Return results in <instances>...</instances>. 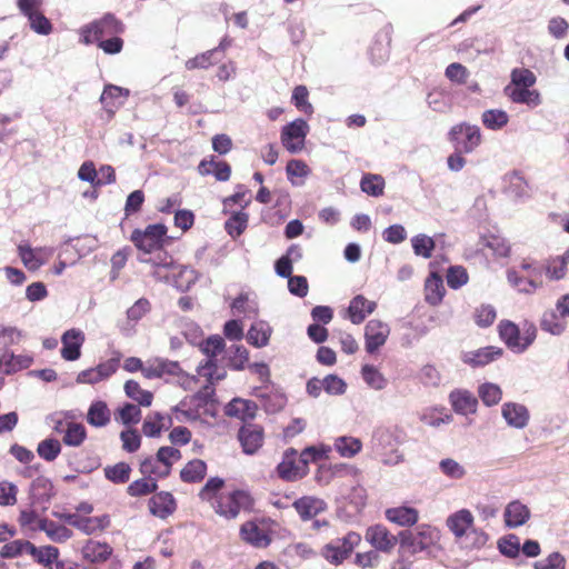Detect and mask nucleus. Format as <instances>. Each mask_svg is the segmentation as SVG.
<instances>
[{
	"instance_id": "1",
	"label": "nucleus",
	"mask_w": 569,
	"mask_h": 569,
	"mask_svg": "<svg viewBox=\"0 0 569 569\" xmlns=\"http://www.w3.org/2000/svg\"><path fill=\"white\" fill-rule=\"evenodd\" d=\"M166 236L167 227L162 223L149 224L144 230L136 229L131 234V241L140 251L139 261L156 268H172V257L162 250Z\"/></svg>"
},
{
	"instance_id": "2",
	"label": "nucleus",
	"mask_w": 569,
	"mask_h": 569,
	"mask_svg": "<svg viewBox=\"0 0 569 569\" xmlns=\"http://www.w3.org/2000/svg\"><path fill=\"white\" fill-rule=\"evenodd\" d=\"M123 31V23L112 13H106L102 18L81 27L79 34L80 41L88 46L98 44L104 37L121 34Z\"/></svg>"
},
{
	"instance_id": "3",
	"label": "nucleus",
	"mask_w": 569,
	"mask_h": 569,
	"mask_svg": "<svg viewBox=\"0 0 569 569\" xmlns=\"http://www.w3.org/2000/svg\"><path fill=\"white\" fill-rule=\"evenodd\" d=\"M360 542V533L349 531L346 536L333 539L325 545L320 553L331 565L339 566L350 557Z\"/></svg>"
},
{
	"instance_id": "4",
	"label": "nucleus",
	"mask_w": 569,
	"mask_h": 569,
	"mask_svg": "<svg viewBox=\"0 0 569 569\" xmlns=\"http://www.w3.org/2000/svg\"><path fill=\"white\" fill-rule=\"evenodd\" d=\"M498 328L501 340L515 352H523L536 339L533 325H526L522 335L518 326L508 320L501 321Z\"/></svg>"
},
{
	"instance_id": "5",
	"label": "nucleus",
	"mask_w": 569,
	"mask_h": 569,
	"mask_svg": "<svg viewBox=\"0 0 569 569\" xmlns=\"http://www.w3.org/2000/svg\"><path fill=\"white\" fill-rule=\"evenodd\" d=\"M449 140L453 143L456 151L471 153L481 144L482 134L478 126L461 122L450 129Z\"/></svg>"
},
{
	"instance_id": "6",
	"label": "nucleus",
	"mask_w": 569,
	"mask_h": 569,
	"mask_svg": "<svg viewBox=\"0 0 569 569\" xmlns=\"http://www.w3.org/2000/svg\"><path fill=\"white\" fill-rule=\"evenodd\" d=\"M252 506L251 496L244 490H233L221 493L216 501V512L226 519H234L241 510H248Z\"/></svg>"
},
{
	"instance_id": "7",
	"label": "nucleus",
	"mask_w": 569,
	"mask_h": 569,
	"mask_svg": "<svg viewBox=\"0 0 569 569\" xmlns=\"http://www.w3.org/2000/svg\"><path fill=\"white\" fill-rule=\"evenodd\" d=\"M308 133L309 124L306 120L298 118L281 129V143L288 152L298 153L305 148Z\"/></svg>"
},
{
	"instance_id": "8",
	"label": "nucleus",
	"mask_w": 569,
	"mask_h": 569,
	"mask_svg": "<svg viewBox=\"0 0 569 569\" xmlns=\"http://www.w3.org/2000/svg\"><path fill=\"white\" fill-rule=\"evenodd\" d=\"M61 518L66 523L88 536L103 531L110 526V517L108 515L91 517L79 513H63Z\"/></svg>"
},
{
	"instance_id": "9",
	"label": "nucleus",
	"mask_w": 569,
	"mask_h": 569,
	"mask_svg": "<svg viewBox=\"0 0 569 569\" xmlns=\"http://www.w3.org/2000/svg\"><path fill=\"white\" fill-rule=\"evenodd\" d=\"M119 368V359L111 358L93 368L82 370L78 373L76 382L79 385H96L109 379Z\"/></svg>"
},
{
	"instance_id": "10",
	"label": "nucleus",
	"mask_w": 569,
	"mask_h": 569,
	"mask_svg": "<svg viewBox=\"0 0 569 569\" xmlns=\"http://www.w3.org/2000/svg\"><path fill=\"white\" fill-rule=\"evenodd\" d=\"M389 335L390 328L386 322L377 319L368 321L365 328L366 351L368 353L378 351L386 343Z\"/></svg>"
},
{
	"instance_id": "11",
	"label": "nucleus",
	"mask_w": 569,
	"mask_h": 569,
	"mask_svg": "<svg viewBox=\"0 0 569 569\" xmlns=\"http://www.w3.org/2000/svg\"><path fill=\"white\" fill-rule=\"evenodd\" d=\"M365 539L376 551L389 552L397 545V537L383 525H373L367 528Z\"/></svg>"
},
{
	"instance_id": "12",
	"label": "nucleus",
	"mask_w": 569,
	"mask_h": 569,
	"mask_svg": "<svg viewBox=\"0 0 569 569\" xmlns=\"http://www.w3.org/2000/svg\"><path fill=\"white\" fill-rule=\"evenodd\" d=\"M61 357L67 361H76L81 356L84 333L79 329H69L61 337Z\"/></svg>"
},
{
	"instance_id": "13",
	"label": "nucleus",
	"mask_w": 569,
	"mask_h": 569,
	"mask_svg": "<svg viewBox=\"0 0 569 569\" xmlns=\"http://www.w3.org/2000/svg\"><path fill=\"white\" fill-rule=\"evenodd\" d=\"M503 93L511 102L526 104L529 108H536L542 102L540 92L532 87L506 86Z\"/></svg>"
},
{
	"instance_id": "14",
	"label": "nucleus",
	"mask_w": 569,
	"mask_h": 569,
	"mask_svg": "<svg viewBox=\"0 0 569 569\" xmlns=\"http://www.w3.org/2000/svg\"><path fill=\"white\" fill-rule=\"evenodd\" d=\"M238 439L247 455H253L263 443V430L258 425L248 423L240 428Z\"/></svg>"
},
{
	"instance_id": "15",
	"label": "nucleus",
	"mask_w": 569,
	"mask_h": 569,
	"mask_svg": "<svg viewBox=\"0 0 569 569\" xmlns=\"http://www.w3.org/2000/svg\"><path fill=\"white\" fill-rule=\"evenodd\" d=\"M501 416L507 425L515 429H523L528 426L530 413L525 405L506 402L501 407Z\"/></svg>"
},
{
	"instance_id": "16",
	"label": "nucleus",
	"mask_w": 569,
	"mask_h": 569,
	"mask_svg": "<svg viewBox=\"0 0 569 569\" xmlns=\"http://www.w3.org/2000/svg\"><path fill=\"white\" fill-rule=\"evenodd\" d=\"M295 510L303 521L311 520L327 509V503L317 497L305 496L293 501Z\"/></svg>"
},
{
	"instance_id": "17",
	"label": "nucleus",
	"mask_w": 569,
	"mask_h": 569,
	"mask_svg": "<svg viewBox=\"0 0 569 569\" xmlns=\"http://www.w3.org/2000/svg\"><path fill=\"white\" fill-rule=\"evenodd\" d=\"M278 475L284 480H297L306 476L305 470L298 461V453L295 449H288L282 461L277 467Z\"/></svg>"
},
{
	"instance_id": "18",
	"label": "nucleus",
	"mask_w": 569,
	"mask_h": 569,
	"mask_svg": "<svg viewBox=\"0 0 569 569\" xmlns=\"http://www.w3.org/2000/svg\"><path fill=\"white\" fill-rule=\"evenodd\" d=\"M449 402L458 415H472L477 411V398L466 389L452 390L449 395Z\"/></svg>"
},
{
	"instance_id": "19",
	"label": "nucleus",
	"mask_w": 569,
	"mask_h": 569,
	"mask_svg": "<svg viewBox=\"0 0 569 569\" xmlns=\"http://www.w3.org/2000/svg\"><path fill=\"white\" fill-rule=\"evenodd\" d=\"M254 395L260 399L263 409L268 413L279 412L287 403L286 395L273 388H258Z\"/></svg>"
},
{
	"instance_id": "20",
	"label": "nucleus",
	"mask_w": 569,
	"mask_h": 569,
	"mask_svg": "<svg viewBox=\"0 0 569 569\" xmlns=\"http://www.w3.org/2000/svg\"><path fill=\"white\" fill-rule=\"evenodd\" d=\"M502 353L500 348L489 346L461 353V360L471 367H482L498 359Z\"/></svg>"
},
{
	"instance_id": "21",
	"label": "nucleus",
	"mask_w": 569,
	"mask_h": 569,
	"mask_svg": "<svg viewBox=\"0 0 569 569\" xmlns=\"http://www.w3.org/2000/svg\"><path fill=\"white\" fill-rule=\"evenodd\" d=\"M473 516L468 509H460L447 518V527L456 538H461L473 530Z\"/></svg>"
},
{
	"instance_id": "22",
	"label": "nucleus",
	"mask_w": 569,
	"mask_h": 569,
	"mask_svg": "<svg viewBox=\"0 0 569 569\" xmlns=\"http://www.w3.org/2000/svg\"><path fill=\"white\" fill-rule=\"evenodd\" d=\"M176 500L170 492L161 491L153 495L149 500L150 512L161 519H166L174 512Z\"/></svg>"
},
{
	"instance_id": "23",
	"label": "nucleus",
	"mask_w": 569,
	"mask_h": 569,
	"mask_svg": "<svg viewBox=\"0 0 569 569\" xmlns=\"http://www.w3.org/2000/svg\"><path fill=\"white\" fill-rule=\"evenodd\" d=\"M530 509L519 500L509 502L503 511L505 523L508 528H518L530 519Z\"/></svg>"
},
{
	"instance_id": "24",
	"label": "nucleus",
	"mask_w": 569,
	"mask_h": 569,
	"mask_svg": "<svg viewBox=\"0 0 569 569\" xmlns=\"http://www.w3.org/2000/svg\"><path fill=\"white\" fill-rule=\"evenodd\" d=\"M129 97V90L113 86L108 84L104 87L103 92L100 97V101L103 104L104 109L110 113L113 114L117 109H119L126 101V99Z\"/></svg>"
},
{
	"instance_id": "25",
	"label": "nucleus",
	"mask_w": 569,
	"mask_h": 569,
	"mask_svg": "<svg viewBox=\"0 0 569 569\" xmlns=\"http://www.w3.org/2000/svg\"><path fill=\"white\" fill-rule=\"evenodd\" d=\"M241 539L253 547L263 548L270 543L264 528L254 521H247L240 528Z\"/></svg>"
},
{
	"instance_id": "26",
	"label": "nucleus",
	"mask_w": 569,
	"mask_h": 569,
	"mask_svg": "<svg viewBox=\"0 0 569 569\" xmlns=\"http://www.w3.org/2000/svg\"><path fill=\"white\" fill-rule=\"evenodd\" d=\"M377 307L375 301H370L365 298L362 295H358L349 303L348 313L349 319L352 323L359 325L361 323L367 316L371 315Z\"/></svg>"
},
{
	"instance_id": "27",
	"label": "nucleus",
	"mask_w": 569,
	"mask_h": 569,
	"mask_svg": "<svg viewBox=\"0 0 569 569\" xmlns=\"http://www.w3.org/2000/svg\"><path fill=\"white\" fill-rule=\"evenodd\" d=\"M385 516L390 522L402 527H411L416 525L419 519L418 510L408 506L388 508Z\"/></svg>"
},
{
	"instance_id": "28",
	"label": "nucleus",
	"mask_w": 569,
	"mask_h": 569,
	"mask_svg": "<svg viewBox=\"0 0 569 569\" xmlns=\"http://www.w3.org/2000/svg\"><path fill=\"white\" fill-rule=\"evenodd\" d=\"M272 327L264 320L254 321L247 332V341L254 348H263L269 345Z\"/></svg>"
},
{
	"instance_id": "29",
	"label": "nucleus",
	"mask_w": 569,
	"mask_h": 569,
	"mask_svg": "<svg viewBox=\"0 0 569 569\" xmlns=\"http://www.w3.org/2000/svg\"><path fill=\"white\" fill-rule=\"evenodd\" d=\"M257 409L258 407L253 401L234 398L227 405L226 415L247 421L256 417Z\"/></svg>"
},
{
	"instance_id": "30",
	"label": "nucleus",
	"mask_w": 569,
	"mask_h": 569,
	"mask_svg": "<svg viewBox=\"0 0 569 569\" xmlns=\"http://www.w3.org/2000/svg\"><path fill=\"white\" fill-rule=\"evenodd\" d=\"M198 171L201 176L213 174L218 181H228L231 176V167L226 161H217L213 157L209 160L203 159L198 166Z\"/></svg>"
},
{
	"instance_id": "31",
	"label": "nucleus",
	"mask_w": 569,
	"mask_h": 569,
	"mask_svg": "<svg viewBox=\"0 0 569 569\" xmlns=\"http://www.w3.org/2000/svg\"><path fill=\"white\" fill-rule=\"evenodd\" d=\"M86 418L90 426L96 428H103L110 422L111 412L104 401L94 400L91 402Z\"/></svg>"
},
{
	"instance_id": "32",
	"label": "nucleus",
	"mask_w": 569,
	"mask_h": 569,
	"mask_svg": "<svg viewBox=\"0 0 569 569\" xmlns=\"http://www.w3.org/2000/svg\"><path fill=\"white\" fill-rule=\"evenodd\" d=\"M445 292L442 278L436 272H431L425 282L426 301L431 306H437L442 301Z\"/></svg>"
},
{
	"instance_id": "33",
	"label": "nucleus",
	"mask_w": 569,
	"mask_h": 569,
	"mask_svg": "<svg viewBox=\"0 0 569 569\" xmlns=\"http://www.w3.org/2000/svg\"><path fill=\"white\" fill-rule=\"evenodd\" d=\"M507 279L519 292L527 295L536 292L542 286V281H537L533 278L529 279L516 269L507 271Z\"/></svg>"
},
{
	"instance_id": "34",
	"label": "nucleus",
	"mask_w": 569,
	"mask_h": 569,
	"mask_svg": "<svg viewBox=\"0 0 569 569\" xmlns=\"http://www.w3.org/2000/svg\"><path fill=\"white\" fill-rule=\"evenodd\" d=\"M33 359L29 356L4 352L0 357V371L11 375L18 370L29 368Z\"/></svg>"
},
{
	"instance_id": "35",
	"label": "nucleus",
	"mask_w": 569,
	"mask_h": 569,
	"mask_svg": "<svg viewBox=\"0 0 569 569\" xmlns=\"http://www.w3.org/2000/svg\"><path fill=\"white\" fill-rule=\"evenodd\" d=\"M81 552L86 560L90 562H101L111 556L112 548L106 542L89 540L82 547Z\"/></svg>"
},
{
	"instance_id": "36",
	"label": "nucleus",
	"mask_w": 569,
	"mask_h": 569,
	"mask_svg": "<svg viewBox=\"0 0 569 569\" xmlns=\"http://www.w3.org/2000/svg\"><path fill=\"white\" fill-rule=\"evenodd\" d=\"M510 117L502 109H488L481 113V122L488 130L499 131L509 123Z\"/></svg>"
},
{
	"instance_id": "37",
	"label": "nucleus",
	"mask_w": 569,
	"mask_h": 569,
	"mask_svg": "<svg viewBox=\"0 0 569 569\" xmlns=\"http://www.w3.org/2000/svg\"><path fill=\"white\" fill-rule=\"evenodd\" d=\"M505 181V191L509 197L516 200L528 197V183L519 172L507 174Z\"/></svg>"
},
{
	"instance_id": "38",
	"label": "nucleus",
	"mask_w": 569,
	"mask_h": 569,
	"mask_svg": "<svg viewBox=\"0 0 569 569\" xmlns=\"http://www.w3.org/2000/svg\"><path fill=\"white\" fill-rule=\"evenodd\" d=\"M38 531H43L47 537L56 542H62L68 540L71 537V531L59 523H56L53 521L47 520V519H39L38 518Z\"/></svg>"
},
{
	"instance_id": "39",
	"label": "nucleus",
	"mask_w": 569,
	"mask_h": 569,
	"mask_svg": "<svg viewBox=\"0 0 569 569\" xmlns=\"http://www.w3.org/2000/svg\"><path fill=\"white\" fill-rule=\"evenodd\" d=\"M24 552L36 558V545L28 540L18 539L6 543L0 550V556L3 559H11Z\"/></svg>"
},
{
	"instance_id": "40",
	"label": "nucleus",
	"mask_w": 569,
	"mask_h": 569,
	"mask_svg": "<svg viewBox=\"0 0 569 569\" xmlns=\"http://www.w3.org/2000/svg\"><path fill=\"white\" fill-rule=\"evenodd\" d=\"M207 473V463L201 459L189 461L180 471V478L183 482H200Z\"/></svg>"
},
{
	"instance_id": "41",
	"label": "nucleus",
	"mask_w": 569,
	"mask_h": 569,
	"mask_svg": "<svg viewBox=\"0 0 569 569\" xmlns=\"http://www.w3.org/2000/svg\"><path fill=\"white\" fill-rule=\"evenodd\" d=\"M87 439V429L80 422L67 421L62 441L68 447H80Z\"/></svg>"
},
{
	"instance_id": "42",
	"label": "nucleus",
	"mask_w": 569,
	"mask_h": 569,
	"mask_svg": "<svg viewBox=\"0 0 569 569\" xmlns=\"http://www.w3.org/2000/svg\"><path fill=\"white\" fill-rule=\"evenodd\" d=\"M361 377L366 385L376 391L383 390L388 385V379L373 365H363L361 368Z\"/></svg>"
},
{
	"instance_id": "43",
	"label": "nucleus",
	"mask_w": 569,
	"mask_h": 569,
	"mask_svg": "<svg viewBox=\"0 0 569 569\" xmlns=\"http://www.w3.org/2000/svg\"><path fill=\"white\" fill-rule=\"evenodd\" d=\"M420 421L427 426L439 428L452 421V416L445 408H429L421 412Z\"/></svg>"
},
{
	"instance_id": "44",
	"label": "nucleus",
	"mask_w": 569,
	"mask_h": 569,
	"mask_svg": "<svg viewBox=\"0 0 569 569\" xmlns=\"http://www.w3.org/2000/svg\"><path fill=\"white\" fill-rule=\"evenodd\" d=\"M395 437L387 428H378L373 431L371 438V447L373 453L377 456L383 453L388 449L395 447Z\"/></svg>"
},
{
	"instance_id": "45",
	"label": "nucleus",
	"mask_w": 569,
	"mask_h": 569,
	"mask_svg": "<svg viewBox=\"0 0 569 569\" xmlns=\"http://www.w3.org/2000/svg\"><path fill=\"white\" fill-rule=\"evenodd\" d=\"M333 447L341 457L351 458L361 450L362 443L358 438L342 436L335 440Z\"/></svg>"
},
{
	"instance_id": "46",
	"label": "nucleus",
	"mask_w": 569,
	"mask_h": 569,
	"mask_svg": "<svg viewBox=\"0 0 569 569\" xmlns=\"http://www.w3.org/2000/svg\"><path fill=\"white\" fill-rule=\"evenodd\" d=\"M157 458L159 463L162 465V472H160V478H164L169 476L172 465L181 459V452L173 447L166 446L159 448Z\"/></svg>"
},
{
	"instance_id": "47",
	"label": "nucleus",
	"mask_w": 569,
	"mask_h": 569,
	"mask_svg": "<svg viewBox=\"0 0 569 569\" xmlns=\"http://www.w3.org/2000/svg\"><path fill=\"white\" fill-rule=\"evenodd\" d=\"M286 172L293 186H302L303 179L310 173V169L302 160L292 159L287 163Z\"/></svg>"
},
{
	"instance_id": "48",
	"label": "nucleus",
	"mask_w": 569,
	"mask_h": 569,
	"mask_svg": "<svg viewBox=\"0 0 569 569\" xmlns=\"http://www.w3.org/2000/svg\"><path fill=\"white\" fill-rule=\"evenodd\" d=\"M540 326L542 330L558 336L565 331L566 321L563 317L558 316L556 311L549 310L542 315Z\"/></svg>"
},
{
	"instance_id": "49",
	"label": "nucleus",
	"mask_w": 569,
	"mask_h": 569,
	"mask_svg": "<svg viewBox=\"0 0 569 569\" xmlns=\"http://www.w3.org/2000/svg\"><path fill=\"white\" fill-rule=\"evenodd\" d=\"M124 392L141 406L149 407L152 402V393L141 389L140 385L134 380H128L124 383Z\"/></svg>"
},
{
	"instance_id": "50",
	"label": "nucleus",
	"mask_w": 569,
	"mask_h": 569,
	"mask_svg": "<svg viewBox=\"0 0 569 569\" xmlns=\"http://www.w3.org/2000/svg\"><path fill=\"white\" fill-rule=\"evenodd\" d=\"M438 468L443 476L452 480H460L467 475L466 468L452 458L441 459Z\"/></svg>"
},
{
	"instance_id": "51",
	"label": "nucleus",
	"mask_w": 569,
	"mask_h": 569,
	"mask_svg": "<svg viewBox=\"0 0 569 569\" xmlns=\"http://www.w3.org/2000/svg\"><path fill=\"white\" fill-rule=\"evenodd\" d=\"M38 563H42L48 569H61L59 561V550L53 546H43L38 548Z\"/></svg>"
},
{
	"instance_id": "52",
	"label": "nucleus",
	"mask_w": 569,
	"mask_h": 569,
	"mask_svg": "<svg viewBox=\"0 0 569 569\" xmlns=\"http://www.w3.org/2000/svg\"><path fill=\"white\" fill-rule=\"evenodd\" d=\"M543 271L550 280H561L566 277L567 264L560 256L551 257L543 263Z\"/></svg>"
},
{
	"instance_id": "53",
	"label": "nucleus",
	"mask_w": 569,
	"mask_h": 569,
	"mask_svg": "<svg viewBox=\"0 0 569 569\" xmlns=\"http://www.w3.org/2000/svg\"><path fill=\"white\" fill-rule=\"evenodd\" d=\"M478 395L481 401L488 407L499 403L502 398V391L500 387L491 382H486L479 386Z\"/></svg>"
},
{
	"instance_id": "54",
	"label": "nucleus",
	"mask_w": 569,
	"mask_h": 569,
	"mask_svg": "<svg viewBox=\"0 0 569 569\" xmlns=\"http://www.w3.org/2000/svg\"><path fill=\"white\" fill-rule=\"evenodd\" d=\"M537 82L536 74L527 68H515L510 73V82L507 86L533 87Z\"/></svg>"
},
{
	"instance_id": "55",
	"label": "nucleus",
	"mask_w": 569,
	"mask_h": 569,
	"mask_svg": "<svg viewBox=\"0 0 569 569\" xmlns=\"http://www.w3.org/2000/svg\"><path fill=\"white\" fill-rule=\"evenodd\" d=\"M157 480L151 476L136 480L128 487V493L132 497H140L156 491Z\"/></svg>"
},
{
	"instance_id": "56",
	"label": "nucleus",
	"mask_w": 569,
	"mask_h": 569,
	"mask_svg": "<svg viewBox=\"0 0 569 569\" xmlns=\"http://www.w3.org/2000/svg\"><path fill=\"white\" fill-rule=\"evenodd\" d=\"M411 244L415 254L430 258L432 250L435 249V240L423 233L417 234L411 239Z\"/></svg>"
},
{
	"instance_id": "57",
	"label": "nucleus",
	"mask_w": 569,
	"mask_h": 569,
	"mask_svg": "<svg viewBox=\"0 0 569 569\" xmlns=\"http://www.w3.org/2000/svg\"><path fill=\"white\" fill-rule=\"evenodd\" d=\"M131 468L126 462H119L114 466L104 468V476L108 480L114 483H124L130 478Z\"/></svg>"
},
{
	"instance_id": "58",
	"label": "nucleus",
	"mask_w": 569,
	"mask_h": 569,
	"mask_svg": "<svg viewBox=\"0 0 569 569\" xmlns=\"http://www.w3.org/2000/svg\"><path fill=\"white\" fill-rule=\"evenodd\" d=\"M483 246L492 251L497 257H507L510 253V246L507 240L500 236H486L482 239Z\"/></svg>"
},
{
	"instance_id": "59",
	"label": "nucleus",
	"mask_w": 569,
	"mask_h": 569,
	"mask_svg": "<svg viewBox=\"0 0 569 569\" xmlns=\"http://www.w3.org/2000/svg\"><path fill=\"white\" fill-rule=\"evenodd\" d=\"M61 452V443L54 438H48L38 443V456L47 461H53Z\"/></svg>"
},
{
	"instance_id": "60",
	"label": "nucleus",
	"mask_w": 569,
	"mask_h": 569,
	"mask_svg": "<svg viewBox=\"0 0 569 569\" xmlns=\"http://www.w3.org/2000/svg\"><path fill=\"white\" fill-rule=\"evenodd\" d=\"M247 224L248 214L244 212H237L226 221L224 228L229 236L237 238L246 230Z\"/></svg>"
},
{
	"instance_id": "61",
	"label": "nucleus",
	"mask_w": 569,
	"mask_h": 569,
	"mask_svg": "<svg viewBox=\"0 0 569 569\" xmlns=\"http://www.w3.org/2000/svg\"><path fill=\"white\" fill-rule=\"evenodd\" d=\"M169 420L167 417L161 416L160 413H154L153 416H149L142 425V431L147 437H157L160 435L161 430L166 428V421Z\"/></svg>"
},
{
	"instance_id": "62",
	"label": "nucleus",
	"mask_w": 569,
	"mask_h": 569,
	"mask_svg": "<svg viewBox=\"0 0 569 569\" xmlns=\"http://www.w3.org/2000/svg\"><path fill=\"white\" fill-rule=\"evenodd\" d=\"M383 179L380 176L368 174L361 179L360 187L369 196L378 197L383 192Z\"/></svg>"
},
{
	"instance_id": "63",
	"label": "nucleus",
	"mask_w": 569,
	"mask_h": 569,
	"mask_svg": "<svg viewBox=\"0 0 569 569\" xmlns=\"http://www.w3.org/2000/svg\"><path fill=\"white\" fill-rule=\"evenodd\" d=\"M308 97H309L308 89L305 86H297L293 89L291 100L298 110L310 116L313 112V107L308 101Z\"/></svg>"
},
{
	"instance_id": "64",
	"label": "nucleus",
	"mask_w": 569,
	"mask_h": 569,
	"mask_svg": "<svg viewBox=\"0 0 569 569\" xmlns=\"http://www.w3.org/2000/svg\"><path fill=\"white\" fill-rule=\"evenodd\" d=\"M198 373L201 377L207 378L210 383L219 381L226 377V370L223 368H218L216 361L212 360H207L204 363H201L198 367Z\"/></svg>"
}]
</instances>
